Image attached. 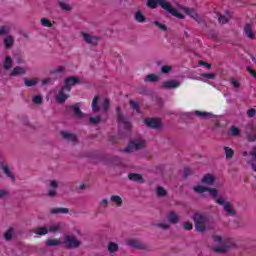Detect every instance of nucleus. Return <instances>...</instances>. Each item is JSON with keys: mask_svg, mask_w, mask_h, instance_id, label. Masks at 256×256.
<instances>
[{"mask_svg": "<svg viewBox=\"0 0 256 256\" xmlns=\"http://www.w3.org/2000/svg\"><path fill=\"white\" fill-rule=\"evenodd\" d=\"M192 189L193 191H195V193H199V195H202L204 199H207V195L205 193H210L211 198L216 200V203L218 205H223V209L227 212V215H237V211L233 209V204H231V202H225V199H223V197L217 198V195H219V191L216 188H209L197 185L194 186Z\"/></svg>", "mask_w": 256, "mask_h": 256, "instance_id": "1", "label": "nucleus"}, {"mask_svg": "<svg viewBox=\"0 0 256 256\" xmlns=\"http://www.w3.org/2000/svg\"><path fill=\"white\" fill-rule=\"evenodd\" d=\"M146 5L149 7V9H157L158 5H160L164 11H167L173 15V17L185 19V15L179 13L177 9L173 8L170 2H167V0H148Z\"/></svg>", "mask_w": 256, "mask_h": 256, "instance_id": "2", "label": "nucleus"}, {"mask_svg": "<svg viewBox=\"0 0 256 256\" xmlns=\"http://www.w3.org/2000/svg\"><path fill=\"white\" fill-rule=\"evenodd\" d=\"M195 229L198 233H205L207 231V224L209 223V217L201 212H195L192 216Z\"/></svg>", "mask_w": 256, "mask_h": 256, "instance_id": "3", "label": "nucleus"}, {"mask_svg": "<svg viewBox=\"0 0 256 256\" xmlns=\"http://www.w3.org/2000/svg\"><path fill=\"white\" fill-rule=\"evenodd\" d=\"M147 147V142L143 139H135L131 141L128 146L122 150L124 153H133V151H141Z\"/></svg>", "mask_w": 256, "mask_h": 256, "instance_id": "4", "label": "nucleus"}, {"mask_svg": "<svg viewBox=\"0 0 256 256\" xmlns=\"http://www.w3.org/2000/svg\"><path fill=\"white\" fill-rule=\"evenodd\" d=\"M126 245L133 249H137L138 251H147L149 249V246L146 243L136 238L127 240Z\"/></svg>", "mask_w": 256, "mask_h": 256, "instance_id": "5", "label": "nucleus"}, {"mask_svg": "<svg viewBox=\"0 0 256 256\" xmlns=\"http://www.w3.org/2000/svg\"><path fill=\"white\" fill-rule=\"evenodd\" d=\"M144 124L149 129H154L155 131H161L163 129V122L158 118H145Z\"/></svg>", "mask_w": 256, "mask_h": 256, "instance_id": "6", "label": "nucleus"}, {"mask_svg": "<svg viewBox=\"0 0 256 256\" xmlns=\"http://www.w3.org/2000/svg\"><path fill=\"white\" fill-rule=\"evenodd\" d=\"M64 245H66V249H78V247H81V241L75 236L67 235L64 238Z\"/></svg>", "mask_w": 256, "mask_h": 256, "instance_id": "7", "label": "nucleus"}, {"mask_svg": "<svg viewBox=\"0 0 256 256\" xmlns=\"http://www.w3.org/2000/svg\"><path fill=\"white\" fill-rule=\"evenodd\" d=\"M116 115L118 123L124 125V129L129 131V129H131V122L127 121V118H125V115L121 112V106L116 107Z\"/></svg>", "mask_w": 256, "mask_h": 256, "instance_id": "8", "label": "nucleus"}, {"mask_svg": "<svg viewBox=\"0 0 256 256\" xmlns=\"http://www.w3.org/2000/svg\"><path fill=\"white\" fill-rule=\"evenodd\" d=\"M64 83H65L64 88L67 89V93H70L71 88L75 87V85H79V83H81V80L79 79V77L70 76L64 80Z\"/></svg>", "mask_w": 256, "mask_h": 256, "instance_id": "9", "label": "nucleus"}, {"mask_svg": "<svg viewBox=\"0 0 256 256\" xmlns=\"http://www.w3.org/2000/svg\"><path fill=\"white\" fill-rule=\"evenodd\" d=\"M83 39L84 41L88 44V45H92L93 47H97L99 41H101V37L98 36H92L88 33H82Z\"/></svg>", "mask_w": 256, "mask_h": 256, "instance_id": "10", "label": "nucleus"}, {"mask_svg": "<svg viewBox=\"0 0 256 256\" xmlns=\"http://www.w3.org/2000/svg\"><path fill=\"white\" fill-rule=\"evenodd\" d=\"M67 111H73L75 117H77V119H83L84 115L81 112V105L79 103H75L73 105L67 106L66 107Z\"/></svg>", "mask_w": 256, "mask_h": 256, "instance_id": "11", "label": "nucleus"}, {"mask_svg": "<svg viewBox=\"0 0 256 256\" xmlns=\"http://www.w3.org/2000/svg\"><path fill=\"white\" fill-rule=\"evenodd\" d=\"M69 97V94H67V89L64 88V86L60 89L58 94L56 95L55 99L57 103H60V105H63L65 101H67V98Z\"/></svg>", "mask_w": 256, "mask_h": 256, "instance_id": "12", "label": "nucleus"}, {"mask_svg": "<svg viewBox=\"0 0 256 256\" xmlns=\"http://www.w3.org/2000/svg\"><path fill=\"white\" fill-rule=\"evenodd\" d=\"M60 135L62 137V139H65L66 141H71V143H77L78 138H77V135L73 134V133H69L67 131H61L60 132Z\"/></svg>", "mask_w": 256, "mask_h": 256, "instance_id": "13", "label": "nucleus"}, {"mask_svg": "<svg viewBox=\"0 0 256 256\" xmlns=\"http://www.w3.org/2000/svg\"><path fill=\"white\" fill-rule=\"evenodd\" d=\"M181 86V82L177 80H168L163 82L162 87L163 89H177V87Z\"/></svg>", "mask_w": 256, "mask_h": 256, "instance_id": "14", "label": "nucleus"}, {"mask_svg": "<svg viewBox=\"0 0 256 256\" xmlns=\"http://www.w3.org/2000/svg\"><path fill=\"white\" fill-rule=\"evenodd\" d=\"M0 169H2L5 176L15 181V174H12L11 170H9V166L6 165L3 161H0Z\"/></svg>", "mask_w": 256, "mask_h": 256, "instance_id": "15", "label": "nucleus"}, {"mask_svg": "<svg viewBox=\"0 0 256 256\" xmlns=\"http://www.w3.org/2000/svg\"><path fill=\"white\" fill-rule=\"evenodd\" d=\"M202 185H207L208 187H211L215 185V176L211 174H206L202 180H201Z\"/></svg>", "mask_w": 256, "mask_h": 256, "instance_id": "16", "label": "nucleus"}, {"mask_svg": "<svg viewBox=\"0 0 256 256\" xmlns=\"http://www.w3.org/2000/svg\"><path fill=\"white\" fill-rule=\"evenodd\" d=\"M25 73H27V69L21 66H16L12 69L10 77H17V75H25Z\"/></svg>", "mask_w": 256, "mask_h": 256, "instance_id": "17", "label": "nucleus"}, {"mask_svg": "<svg viewBox=\"0 0 256 256\" xmlns=\"http://www.w3.org/2000/svg\"><path fill=\"white\" fill-rule=\"evenodd\" d=\"M128 179H130V181H134L135 183H145L143 175L137 173H130L128 175Z\"/></svg>", "mask_w": 256, "mask_h": 256, "instance_id": "18", "label": "nucleus"}, {"mask_svg": "<svg viewBox=\"0 0 256 256\" xmlns=\"http://www.w3.org/2000/svg\"><path fill=\"white\" fill-rule=\"evenodd\" d=\"M194 115L200 117V119H213V117H215L211 112H201L199 110L194 111Z\"/></svg>", "mask_w": 256, "mask_h": 256, "instance_id": "19", "label": "nucleus"}, {"mask_svg": "<svg viewBox=\"0 0 256 256\" xmlns=\"http://www.w3.org/2000/svg\"><path fill=\"white\" fill-rule=\"evenodd\" d=\"M167 221L172 225H177V223H179V216H177V213H175V211H171L167 216Z\"/></svg>", "mask_w": 256, "mask_h": 256, "instance_id": "20", "label": "nucleus"}, {"mask_svg": "<svg viewBox=\"0 0 256 256\" xmlns=\"http://www.w3.org/2000/svg\"><path fill=\"white\" fill-rule=\"evenodd\" d=\"M69 208H52L50 209V215H67Z\"/></svg>", "mask_w": 256, "mask_h": 256, "instance_id": "21", "label": "nucleus"}, {"mask_svg": "<svg viewBox=\"0 0 256 256\" xmlns=\"http://www.w3.org/2000/svg\"><path fill=\"white\" fill-rule=\"evenodd\" d=\"M13 67V58L11 56H6L3 64L4 71H9Z\"/></svg>", "mask_w": 256, "mask_h": 256, "instance_id": "22", "label": "nucleus"}, {"mask_svg": "<svg viewBox=\"0 0 256 256\" xmlns=\"http://www.w3.org/2000/svg\"><path fill=\"white\" fill-rule=\"evenodd\" d=\"M244 33L248 39H255V33L253 32V29H251L250 24H246L244 27Z\"/></svg>", "mask_w": 256, "mask_h": 256, "instance_id": "23", "label": "nucleus"}, {"mask_svg": "<svg viewBox=\"0 0 256 256\" xmlns=\"http://www.w3.org/2000/svg\"><path fill=\"white\" fill-rule=\"evenodd\" d=\"M227 251H229V245H227V244H223L221 246H217V247L213 248L214 253L225 254V253H227Z\"/></svg>", "mask_w": 256, "mask_h": 256, "instance_id": "24", "label": "nucleus"}, {"mask_svg": "<svg viewBox=\"0 0 256 256\" xmlns=\"http://www.w3.org/2000/svg\"><path fill=\"white\" fill-rule=\"evenodd\" d=\"M3 42L6 49H11V47H13V44L15 43V39H13V36L8 35L4 38Z\"/></svg>", "mask_w": 256, "mask_h": 256, "instance_id": "25", "label": "nucleus"}, {"mask_svg": "<svg viewBox=\"0 0 256 256\" xmlns=\"http://www.w3.org/2000/svg\"><path fill=\"white\" fill-rule=\"evenodd\" d=\"M61 229H62L61 222H58L56 224H52L48 227V231H50V233H59V231H61Z\"/></svg>", "mask_w": 256, "mask_h": 256, "instance_id": "26", "label": "nucleus"}, {"mask_svg": "<svg viewBox=\"0 0 256 256\" xmlns=\"http://www.w3.org/2000/svg\"><path fill=\"white\" fill-rule=\"evenodd\" d=\"M100 110L101 108L99 107V96H95L92 100V111L93 113H98Z\"/></svg>", "mask_w": 256, "mask_h": 256, "instance_id": "27", "label": "nucleus"}, {"mask_svg": "<svg viewBox=\"0 0 256 256\" xmlns=\"http://www.w3.org/2000/svg\"><path fill=\"white\" fill-rule=\"evenodd\" d=\"M13 235H15V229L13 227H10L5 233H4V239L6 241H11L13 239Z\"/></svg>", "mask_w": 256, "mask_h": 256, "instance_id": "28", "label": "nucleus"}, {"mask_svg": "<svg viewBox=\"0 0 256 256\" xmlns=\"http://www.w3.org/2000/svg\"><path fill=\"white\" fill-rule=\"evenodd\" d=\"M134 19L138 22V23H145L146 18L143 15V12L141 10H138L135 15H134Z\"/></svg>", "mask_w": 256, "mask_h": 256, "instance_id": "29", "label": "nucleus"}, {"mask_svg": "<svg viewBox=\"0 0 256 256\" xmlns=\"http://www.w3.org/2000/svg\"><path fill=\"white\" fill-rule=\"evenodd\" d=\"M59 245H61L59 239H48L46 241V247H59Z\"/></svg>", "mask_w": 256, "mask_h": 256, "instance_id": "30", "label": "nucleus"}, {"mask_svg": "<svg viewBox=\"0 0 256 256\" xmlns=\"http://www.w3.org/2000/svg\"><path fill=\"white\" fill-rule=\"evenodd\" d=\"M37 83H39V80L37 78L35 79L24 78V85H26V87H35Z\"/></svg>", "mask_w": 256, "mask_h": 256, "instance_id": "31", "label": "nucleus"}, {"mask_svg": "<svg viewBox=\"0 0 256 256\" xmlns=\"http://www.w3.org/2000/svg\"><path fill=\"white\" fill-rule=\"evenodd\" d=\"M156 195L160 198L167 197V190H165V188L162 186H158L156 187Z\"/></svg>", "mask_w": 256, "mask_h": 256, "instance_id": "32", "label": "nucleus"}, {"mask_svg": "<svg viewBox=\"0 0 256 256\" xmlns=\"http://www.w3.org/2000/svg\"><path fill=\"white\" fill-rule=\"evenodd\" d=\"M110 201L112 203H115L117 207H121V205H123V199H121L120 196H117V195L111 196Z\"/></svg>", "mask_w": 256, "mask_h": 256, "instance_id": "33", "label": "nucleus"}, {"mask_svg": "<svg viewBox=\"0 0 256 256\" xmlns=\"http://www.w3.org/2000/svg\"><path fill=\"white\" fill-rule=\"evenodd\" d=\"M35 235H47V233H49V228L47 227H39L36 230H34Z\"/></svg>", "mask_w": 256, "mask_h": 256, "instance_id": "34", "label": "nucleus"}, {"mask_svg": "<svg viewBox=\"0 0 256 256\" xmlns=\"http://www.w3.org/2000/svg\"><path fill=\"white\" fill-rule=\"evenodd\" d=\"M108 251L110 253H117V251H119V245L114 242H109L108 243Z\"/></svg>", "mask_w": 256, "mask_h": 256, "instance_id": "35", "label": "nucleus"}, {"mask_svg": "<svg viewBox=\"0 0 256 256\" xmlns=\"http://www.w3.org/2000/svg\"><path fill=\"white\" fill-rule=\"evenodd\" d=\"M145 81L149 82V83H157V81H159V76H157L155 74H148L145 77Z\"/></svg>", "mask_w": 256, "mask_h": 256, "instance_id": "36", "label": "nucleus"}, {"mask_svg": "<svg viewBox=\"0 0 256 256\" xmlns=\"http://www.w3.org/2000/svg\"><path fill=\"white\" fill-rule=\"evenodd\" d=\"M224 151L226 153V159H233V156L235 155V151H233V149L225 146Z\"/></svg>", "mask_w": 256, "mask_h": 256, "instance_id": "37", "label": "nucleus"}, {"mask_svg": "<svg viewBox=\"0 0 256 256\" xmlns=\"http://www.w3.org/2000/svg\"><path fill=\"white\" fill-rule=\"evenodd\" d=\"M241 131L239 130V128L232 126L230 128V131L228 132V135H230L231 137H237V135H240Z\"/></svg>", "mask_w": 256, "mask_h": 256, "instance_id": "38", "label": "nucleus"}, {"mask_svg": "<svg viewBox=\"0 0 256 256\" xmlns=\"http://www.w3.org/2000/svg\"><path fill=\"white\" fill-rule=\"evenodd\" d=\"M129 103L131 108L134 109L136 113H141V109L139 108V104H137V102H135L134 100H130Z\"/></svg>", "mask_w": 256, "mask_h": 256, "instance_id": "39", "label": "nucleus"}, {"mask_svg": "<svg viewBox=\"0 0 256 256\" xmlns=\"http://www.w3.org/2000/svg\"><path fill=\"white\" fill-rule=\"evenodd\" d=\"M152 25H155L160 29V31H167V26L165 24H161L159 21H153Z\"/></svg>", "mask_w": 256, "mask_h": 256, "instance_id": "40", "label": "nucleus"}, {"mask_svg": "<svg viewBox=\"0 0 256 256\" xmlns=\"http://www.w3.org/2000/svg\"><path fill=\"white\" fill-rule=\"evenodd\" d=\"M65 71V66H58L57 68L53 69L50 73L51 75H57L59 73H63Z\"/></svg>", "mask_w": 256, "mask_h": 256, "instance_id": "41", "label": "nucleus"}, {"mask_svg": "<svg viewBox=\"0 0 256 256\" xmlns=\"http://www.w3.org/2000/svg\"><path fill=\"white\" fill-rule=\"evenodd\" d=\"M183 10H184V13H186V15H190V17L192 18L194 15H197L195 8H184Z\"/></svg>", "mask_w": 256, "mask_h": 256, "instance_id": "42", "label": "nucleus"}, {"mask_svg": "<svg viewBox=\"0 0 256 256\" xmlns=\"http://www.w3.org/2000/svg\"><path fill=\"white\" fill-rule=\"evenodd\" d=\"M218 23H220L221 25H225L226 23H229V19L225 17V15L219 14Z\"/></svg>", "mask_w": 256, "mask_h": 256, "instance_id": "43", "label": "nucleus"}, {"mask_svg": "<svg viewBox=\"0 0 256 256\" xmlns=\"http://www.w3.org/2000/svg\"><path fill=\"white\" fill-rule=\"evenodd\" d=\"M100 122H101V116L89 118V123H91L92 125H98V123H100Z\"/></svg>", "mask_w": 256, "mask_h": 256, "instance_id": "44", "label": "nucleus"}, {"mask_svg": "<svg viewBox=\"0 0 256 256\" xmlns=\"http://www.w3.org/2000/svg\"><path fill=\"white\" fill-rule=\"evenodd\" d=\"M99 207H101L102 209H107L109 207V200L107 198L102 199L99 202Z\"/></svg>", "mask_w": 256, "mask_h": 256, "instance_id": "45", "label": "nucleus"}, {"mask_svg": "<svg viewBox=\"0 0 256 256\" xmlns=\"http://www.w3.org/2000/svg\"><path fill=\"white\" fill-rule=\"evenodd\" d=\"M110 162L112 163V165H121L122 160L120 157L114 156L110 159Z\"/></svg>", "mask_w": 256, "mask_h": 256, "instance_id": "46", "label": "nucleus"}, {"mask_svg": "<svg viewBox=\"0 0 256 256\" xmlns=\"http://www.w3.org/2000/svg\"><path fill=\"white\" fill-rule=\"evenodd\" d=\"M32 101L35 105H41V103H43V97H41V95H36L33 97Z\"/></svg>", "mask_w": 256, "mask_h": 256, "instance_id": "47", "label": "nucleus"}, {"mask_svg": "<svg viewBox=\"0 0 256 256\" xmlns=\"http://www.w3.org/2000/svg\"><path fill=\"white\" fill-rule=\"evenodd\" d=\"M9 33V27L8 26H1L0 27V37H3Z\"/></svg>", "mask_w": 256, "mask_h": 256, "instance_id": "48", "label": "nucleus"}, {"mask_svg": "<svg viewBox=\"0 0 256 256\" xmlns=\"http://www.w3.org/2000/svg\"><path fill=\"white\" fill-rule=\"evenodd\" d=\"M171 71H173V67L169 65H164L161 67V73L167 74V73H171Z\"/></svg>", "mask_w": 256, "mask_h": 256, "instance_id": "49", "label": "nucleus"}, {"mask_svg": "<svg viewBox=\"0 0 256 256\" xmlns=\"http://www.w3.org/2000/svg\"><path fill=\"white\" fill-rule=\"evenodd\" d=\"M59 7L63 10V11H71V7L69 6V4L65 3V2H59Z\"/></svg>", "mask_w": 256, "mask_h": 256, "instance_id": "50", "label": "nucleus"}, {"mask_svg": "<svg viewBox=\"0 0 256 256\" xmlns=\"http://www.w3.org/2000/svg\"><path fill=\"white\" fill-rule=\"evenodd\" d=\"M230 83L233 85V87H235V89H239V87H241V83H239V81H237L235 78H231Z\"/></svg>", "mask_w": 256, "mask_h": 256, "instance_id": "51", "label": "nucleus"}, {"mask_svg": "<svg viewBox=\"0 0 256 256\" xmlns=\"http://www.w3.org/2000/svg\"><path fill=\"white\" fill-rule=\"evenodd\" d=\"M183 227L185 231H192L193 230V224L191 222H184Z\"/></svg>", "mask_w": 256, "mask_h": 256, "instance_id": "52", "label": "nucleus"}, {"mask_svg": "<svg viewBox=\"0 0 256 256\" xmlns=\"http://www.w3.org/2000/svg\"><path fill=\"white\" fill-rule=\"evenodd\" d=\"M200 77H204L205 79H215V73H203L200 74Z\"/></svg>", "mask_w": 256, "mask_h": 256, "instance_id": "53", "label": "nucleus"}, {"mask_svg": "<svg viewBox=\"0 0 256 256\" xmlns=\"http://www.w3.org/2000/svg\"><path fill=\"white\" fill-rule=\"evenodd\" d=\"M246 115H247V117L252 119V117H255V115H256V110L254 108H251V109L247 110Z\"/></svg>", "mask_w": 256, "mask_h": 256, "instance_id": "54", "label": "nucleus"}, {"mask_svg": "<svg viewBox=\"0 0 256 256\" xmlns=\"http://www.w3.org/2000/svg\"><path fill=\"white\" fill-rule=\"evenodd\" d=\"M190 175H193V170L191 168H184V179H187Z\"/></svg>", "mask_w": 256, "mask_h": 256, "instance_id": "55", "label": "nucleus"}, {"mask_svg": "<svg viewBox=\"0 0 256 256\" xmlns=\"http://www.w3.org/2000/svg\"><path fill=\"white\" fill-rule=\"evenodd\" d=\"M40 21L44 27H53V25L51 24V22H49L47 18H42Z\"/></svg>", "mask_w": 256, "mask_h": 256, "instance_id": "56", "label": "nucleus"}, {"mask_svg": "<svg viewBox=\"0 0 256 256\" xmlns=\"http://www.w3.org/2000/svg\"><path fill=\"white\" fill-rule=\"evenodd\" d=\"M5 197H9V191L0 189V199H5Z\"/></svg>", "mask_w": 256, "mask_h": 256, "instance_id": "57", "label": "nucleus"}, {"mask_svg": "<svg viewBox=\"0 0 256 256\" xmlns=\"http://www.w3.org/2000/svg\"><path fill=\"white\" fill-rule=\"evenodd\" d=\"M47 195H48V197H51L53 199V198L57 197V190H55V189L49 190Z\"/></svg>", "mask_w": 256, "mask_h": 256, "instance_id": "58", "label": "nucleus"}, {"mask_svg": "<svg viewBox=\"0 0 256 256\" xmlns=\"http://www.w3.org/2000/svg\"><path fill=\"white\" fill-rule=\"evenodd\" d=\"M109 107H110L109 99H105L104 102H103L104 111H109Z\"/></svg>", "mask_w": 256, "mask_h": 256, "instance_id": "59", "label": "nucleus"}, {"mask_svg": "<svg viewBox=\"0 0 256 256\" xmlns=\"http://www.w3.org/2000/svg\"><path fill=\"white\" fill-rule=\"evenodd\" d=\"M156 226L160 227V229H163L164 231H167L169 229V224H165V223H158L156 224Z\"/></svg>", "mask_w": 256, "mask_h": 256, "instance_id": "60", "label": "nucleus"}, {"mask_svg": "<svg viewBox=\"0 0 256 256\" xmlns=\"http://www.w3.org/2000/svg\"><path fill=\"white\" fill-rule=\"evenodd\" d=\"M50 187H52V189H57V187H59V183H57L56 180H52L50 182Z\"/></svg>", "mask_w": 256, "mask_h": 256, "instance_id": "61", "label": "nucleus"}, {"mask_svg": "<svg viewBox=\"0 0 256 256\" xmlns=\"http://www.w3.org/2000/svg\"><path fill=\"white\" fill-rule=\"evenodd\" d=\"M198 64L203 65L206 69H211V64L205 61H199Z\"/></svg>", "mask_w": 256, "mask_h": 256, "instance_id": "62", "label": "nucleus"}, {"mask_svg": "<svg viewBox=\"0 0 256 256\" xmlns=\"http://www.w3.org/2000/svg\"><path fill=\"white\" fill-rule=\"evenodd\" d=\"M246 69L250 73V75H252V77H254V79H256V72H255V70L251 69V67H249V66Z\"/></svg>", "mask_w": 256, "mask_h": 256, "instance_id": "63", "label": "nucleus"}, {"mask_svg": "<svg viewBox=\"0 0 256 256\" xmlns=\"http://www.w3.org/2000/svg\"><path fill=\"white\" fill-rule=\"evenodd\" d=\"M250 155L256 160V147L253 148V150L250 152Z\"/></svg>", "mask_w": 256, "mask_h": 256, "instance_id": "64", "label": "nucleus"}]
</instances>
